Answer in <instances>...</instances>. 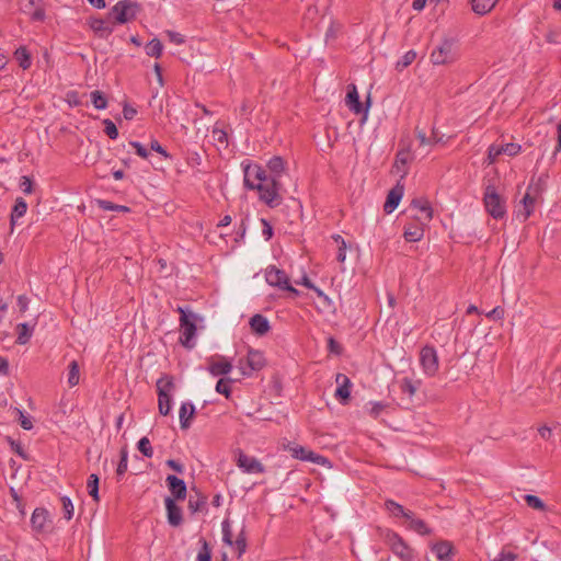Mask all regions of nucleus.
Wrapping results in <instances>:
<instances>
[{"mask_svg":"<svg viewBox=\"0 0 561 561\" xmlns=\"http://www.w3.org/2000/svg\"><path fill=\"white\" fill-rule=\"evenodd\" d=\"M244 187L248 190H256L260 199L270 207H276L282 203L279 191L282 184L278 178L268 175L266 170L259 164H247L243 168Z\"/></svg>","mask_w":561,"mask_h":561,"instance_id":"nucleus-1","label":"nucleus"},{"mask_svg":"<svg viewBox=\"0 0 561 561\" xmlns=\"http://www.w3.org/2000/svg\"><path fill=\"white\" fill-rule=\"evenodd\" d=\"M458 42L453 37H444L442 42L432 50L431 61L433 65H449L458 60Z\"/></svg>","mask_w":561,"mask_h":561,"instance_id":"nucleus-2","label":"nucleus"},{"mask_svg":"<svg viewBox=\"0 0 561 561\" xmlns=\"http://www.w3.org/2000/svg\"><path fill=\"white\" fill-rule=\"evenodd\" d=\"M176 311L180 313V327L182 332L180 342L184 347L191 350L195 346L194 339L196 335V320L198 317L187 308L181 306L176 308Z\"/></svg>","mask_w":561,"mask_h":561,"instance_id":"nucleus-3","label":"nucleus"},{"mask_svg":"<svg viewBox=\"0 0 561 561\" xmlns=\"http://www.w3.org/2000/svg\"><path fill=\"white\" fill-rule=\"evenodd\" d=\"M141 11L138 2L133 0H119L108 11V20H113V24H126L136 20L137 14Z\"/></svg>","mask_w":561,"mask_h":561,"instance_id":"nucleus-4","label":"nucleus"},{"mask_svg":"<svg viewBox=\"0 0 561 561\" xmlns=\"http://www.w3.org/2000/svg\"><path fill=\"white\" fill-rule=\"evenodd\" d=\"M484 207L494 219H502L506 215L505 199L497 193L493 184H488L483 194Z\"/></svg>","mask_w":561,"mask_h":561,"instance_id":"nucleus-5","label":"nucleus"},{"mask_svg":"<svg viewBox=\"0 0 561 561\" xmlns=\"http://www.w3.org/2000/svg\"><path fill=\"white\" fill-rule=\"evenodd\" d=\"M158 392V408L161 415H168L171 411V392L174 390L175 385L173 377L163 375L157 380Z\"/></svg>","mask_w":561,"mask_h":561,"instance_id":"nucleus-6","label":"nucleus"},{"mask_svg":"<svg viewBox=\"0 0 561 561\" xmlns=\"http://www.w3.org/2000/svg\"><path fill=\"white\" fill-rule=\"evenodd\" d=\"M385 541L390 547L391 551L402 561L413 560V549L403 540L399 534L392 530H387L385 534Z\"/></svg>","mask_w":561,"mask_h":561,"instance_id":"nucleus-7","label":"nucleus"},{"mask_svg":"<svg viewBox=\"0 0 561 561\" xmlns=\"http://www.w3.org/2000/svg\"><path fill=\"white\" fill-rule=\"evenodd\" d=\"M222 541L230 547L234 546L237 549V552H238L237 557L241 558L245 553L247 548H248L245 525L244 524L242 525V527L237 536V539L233 540L230 520L228 518H226L222 522Z\"/></svg>","mask_w":561,"mask_h":561,"instance_id":"nucleus-8","label":"nucleus"},{"mask_svg":"<svg viewBox=\"0 0 561 561\" xmlns=\"http://www.w3.org/2000/svg\"><path fill=\"white\" fill-rule=\"evenodd\" d=\"M541 182H542V178L540 176L538 179V183H537L536 187H533V185L528 186L527 192L522 199L523 205H522V207H518L516 210V217L520 221H526L530 217V215L534 213L535 202H536L535 195L539 194V192L541 191V188H540Z\"/></svg>","mask_w":561,"mask_h":561,"instance_id":"nucleus-9","label":"nucleus"},{"mask_svg":"<svg viewBox=\"0 0 561 561\" xmlns=\"http://www.w3.org/2000/svg\"><path fill=\"white\" fill-rule=\"evenodd\" d=\"M265 277H266V282L271 286L279 287L280 289L287 290L295 296L299 295V291L289 284V278L283 270H279L275 266H271L266 271Z\"/></svg>","mask_w":561,"mask_h":561,"instance_id":"nucleus-10","label":"nucleus"},{"mask_svg":"<svg viewBox=\"0 0 561 561\" xmlns=\"http://www.w3.org/2000/svg\"><path fill=\"white\" fill-rule=\"evenodd\" d=\"M420 364L425 375L432 377L438 370V355L433 346L425 345L420 351Z\"/></svg>","mask_w":561,"mask_h":561,"instance_id":"nucleus-11","label":"nucleus"},{"mask_svg":"<svg viewBox=\"0 0 561 561\" xmlns=\"http://www.w3.org/2000/svg\"><path fill=\"white\" fill-rule=\"evenodd\" d=\"M285 449L288 450L291 454V457L295 459L310 461L317 465H324L328 461L324 456L316 454L314 451L306 449L305 447L295 443H288L285 446Z\"/></svg>","mask_w":561,"mask_h":561,"instance_id":"nucleus-12","label":"nucleus"},{"mask_svg":"<svg viewBox=\"0 0 561 561\" xmlns=\"http://www.w3.org/2000/svg\"><path fill=\"white\" fill-rule=\"evenodd\" d=\"M264 366V354L252 348L249 350L245 360H240V369L243 376H250L252 371L261 370Z\"/></svg>","mask_w":561,"mask_h":561,"instance_id":"nucleus-13","label":"nucleus"},{"mask_svg":"<svg viewBox=\"0 0 561 561\" xmlns=\"http://www.w3.org/2000/svg\"><path fill=\"white\" fill-rule=\"evenodd\" d=\"M369 102H370V100L368 99L367 100V105H366V107H364L362 102L359 101V95H358V92H357V89H356L355 84L348 85L347 94H346V98H345V103H346L347 107L353 113H355V114H364L365 117H366L367 113H368Z\"/></svg>","mask_w":561,"mask_h":561,"instance_id":"nucleus-14","label":"nucleus"},{"mask_svg":"<svg viewBox=\"0 0 561 561\" xmlns=\"http://www.w3.org/2000/svg\"><path fill=\"white\" fill-rule=\"evenodd\" d=\"M167 486L171 493V499L174 501H183L187 494V488L184 480L178 478L176 476L169 474L165 479Z\"/></svg>","mask_w":561,"mask_h":561,"instance_id":"nucleus-15","label":"nucleus"},{"mask_svg":"<svg viewBox=\"0 0 561 561\" xmlns=\"http://www.w3.org/2000/svg\"><path fill=\"white\" fill-rule=\"evenodd\" d=\"M89 26L100 38H107L114 31L113 20H108V14L106 19L91 18Z\"/></svg>","mask_w":561,"mask_h":561,"instance_id":"nucleus-16","label":"nucleus"},{"mask_svg":"<svg viewBox=\"0 0 561 561\" xmlns=\"http://www.w3.org/2000/svg\"><path fill=\"white\" fill-rule=\"evenodd\" d=\"M335 382L337 388L334 396L342 404H346L351 398L352 381L346 375L339 373Z\"/></svg>","mask_w":561,"mask_h":561,"instance_id":"nucleus-17","label":"nucleus"},{"mask_svg":"<svg viewBox=\"0 0 561 561\" xmlns=\"http://www.w3.org/2000/svg\"><path fill=\"white\" fill-rule=\"evenodd\" d=\"M237 465L239 468H241L247 473H263L264 472V466L254 457H250L239 451Z\"/></svg>","mask_w":561,"mask_h":561,"instance_id":"nucleus-18","label":"nucleus"},{"mask_svg":"<svg viewBox=\"0 0 561 561\" xmlns=\"http://www.w3.org/2000/svg\"><path fill=\"white\" fill-rule=\"evenodd\" d=\"M410 208L415 209L420 213V216H415L422 225L431 221L433 218V208L431 203L426 198H414L411 201Z\"/></svg>","mask_w":561,"mask_h":561,"instance_id":"nucleus-19","label":"nucleus"},{"mask_svg":"<svg viewBox=\"0 0 561 561\" xmlns=\"http://www.w3.org/2000/svg\"><path fill=\"white\" fill-rule=\"evenodd\" d=\"M404 193V186L398 182L388 193L386 202L383 204V210L386 214H391L399 205Z\"/></svg>","mask_w":561,"mask_h":561,"instance_id":"nucleus-20","label":"nucleus"},{"mask_svg":"<svg viewBox=\"0 0 561 561\" xmlns=\"http://www.w3.org/2000/svg\"><path fill=\"white\" fill-rule=\"evenodd\" d=\"M164 505L168 523L173 527L180 526L183 523L182 508L175 503L174 499L171 497H165Z\"/></svg>","mask_w":561,"mask_h":561,"instance_id":"nucleus-21","label":"nucleus"},{"mask_svg":"<svg viewBox=\"0 0 561 561\" xmlns=\"http://www.w3.org/2000/svg\"><path fill=\"white\" fill-rule=\"evenodd\" d=\"M249 324L252 332L259 336L265 335L271 330V325L267 318L260 313H256L253 317H251Z\"/></svg>","mask_w":561,"mask_h":561,"instance_id":"nucleus-22","label":"nucleus"},{"mask_svg":"<svg viewBox=\"0 0 561 561\" xmlns=\"http://www.w3.org/2000/svg\"><path fill=\"white\" fill-rule=\"evenodd\" d=\"M48 519V511L44 507H37L34 510L31 517V525L34 531L42 533L45 529V525Z\"/></svg>","mask_w":561,"mask_h":561,"instance_id":"nucleus-23","label":"nucleus"},{"mask_svg":"<svg viewBox=\"0 0 561 561\" xmlns=\"http://www.w3.org/2000/svg\"><path fill=\"white\" fill-rule=\"evenodd\" d=\"M180 425L182 430L191 427L192 420L195 415V407L191 402H184L180 408Z\"/></svg>","mask_w":561,"mask_h":561,"instance_id":"nucleus-24","label":"nucleus"},{"mask_svg":"<svg viewBox=\"0 0 561 561\" xmlns=\"http://www.w3.org/2000/svg\"><path fill=\"white\" fill-rule=\"evenodd\" d=\"M432 551L439 561H450L454 556V547L449 541H439L433 545Z\"/></svg>","mask_w":561,"mask_h":561,"instance_id":"nucleus-25","label":"nucleus"},{"mask_svg":"<svg viewBox=\"0 0 561 561\" xmlns=\"http://www.w3.org/2000/svg\"><path fill=\"white\" fill-rule=\"evenodd\" d=\"M232 369V365L230 362L225 358H220V360H211L208 367V371L213 376H225L228 375Z\"/></svg>","mask_w":561,"mask_h":561,"instance_id":"nucleus-26","label":"nucleus"},{"mask_svg":"<svg viewBox=\"0 0 561 561\" xmlns=\"http://www.w3.org/2000/svg\"><path fill=\"white\" fill-rule=\"evenodd\" d=\"M27 210V204L22 197H18L15 199L14 206L12 208L11 215H10V225H11V231H13V228L18 221L19 218L23 217Z\"/></svg>","mask_w":561,"mask_h":561,"instance_id":"nucleus-27","label":"nucleus"},{"mask_svg":"<svg viewBox=\"0 0 561 561\" xmlns=\"http://www.w3.org/2000/svg\"><path fill=\"white\" fill-rule=\"evenodd\" d=\"M385 507L394 517L410 518L413 515L412 511L405 510L401 504L393 500H387L385 502Z\"/></svg>","mask_w":561,"mask_h":561,"instance_id":"nucleus-28","label":"nucleus"},{"mask_svg":"<svg viewBox=\"0 0 561 561\" xmlns=\"http://www.w3.org/2000/svg\"><path fill=\"white\" fill-rule=\"evenodd\" d=\"M424 236V229L421 225H409L404 228L403 237L405 241L408 242H417L420 241Z\"/></svg>","mask_w":561,"mask_h":561,"instance_id":"nucleus-29","label":"nucleus"},{"mask_svg":"<svg viewBox=\"0 0 561 561\" xmlns=\"http://www.w3.org/2000/svg\"><path fill=\"white\" fill-rule=\"evenodd\" d=\"M410 159V152L408 150H401L397 153L393 168L397 172H401V178H404L408 174L407 164Z\"/></svg>","mask_w":561,"mask_h":561,"instance_id":"nucleus-30","label":"nucleus"},{"mask_svg":"<svg viewBox=\"0 0 561 561\" xmlns=\"http://www.w3.org/2000/svg\"><path fill=\"white\" fill-rule=\"evenodd\" d=\"M499 0H471L472 10L479 15L489 13L497 3Z\"/></svg>","mask_w":561,"mask_h":561,"instance_id":"nucleus-31","label":"nucleus"},{"mask_svg":"<svg viewBox=\"0 0 561 561\" xmlns=\"http://www.w3.org/2000/svg\"><path fill=\"white\" fill-rule=\"evenodd\" d=\"M14 58L16 59V61L19 62V66L23 70L28 69L32 65L31 54L28 53V50L26 49L25 46H20L19 48L15 49Z\"/></svg>","mask_w":561,"mask_h":561,"instance_id":"nucleus-32","label":"nucleus"},{"mask_svg":"<svg viewBox=\"0 0 561 561\" xmlns=\"http://www.w3.org/2000/svg\"><path fill=\"white\" fill-rule=\"evenodd\" d=\"M405 519L409 522L407 527L410 530H413L423 536L430 535L432 533L431 528L427 527L426 523L423 519L415 518L414 514L412 515V517Z\"/></svg>","mask_w":561,"mask_h":561,"instance_id":"nucleus-33","label":"nucleus"},{"mask_svg":"<svg viewBox=\"0 0 561 561\" xmlns=\"http://www.w3.org/2000/svg\"><path fill=\"white\" fill-rule=\"evenodd\" d=\"M267 169L271 172L270 175H273V176L279 179L285 169L284 159L279 156H275V157L271 158L267 162Z\"/></svg>","mask_w":561,"mask_h":561,"instance_id":"nucleus-34","label":"nucleus"},{"mask_svg":"<svg viewBox=\"0 0 561 561\" xmlns=\"http://www.w3.org/2000/svg\"><path fill=\"white\" fill-rule=\"evenodd\" d=\"M33 330H34V328L30 327L27 323L18 324V327H16L18 337H16L15 343L19 345L26 344L33 335Z\"/></svg>","mask_w":561,"mask_h":561,"instance_id":"nucleus-35","label":"nucleus"},{"mask_svg":"<svg viewBox=\"0 0 561 561\" xmlns=\"http://www.w3.org/2000/svg\"><path fill=\"white\" fill-rule=\"evenodd\" d=\"M207 504V497L203 494L197 493L196 497L190 496L187 507L192 514L201 512Z\"/></svg>","mask_w":561,"mask_h":561,"instance_id":"nucleus-36","label":"nucleus"},{"mask_svg":"<svg viewBox=\"0 0 561 561\" xmlns=\"http://www.w3.org/2000/svg\"><path fill=\"white\" fill-rule=\"evenodd\" d=\"M146 54L150 57L159 58L162 54L163 45L160 39L152 38L145 47Z\"/></svg>","mask_w":561,"mask_h":561,"instance_id":"nucleus-37","label":"nucleus"},{"mask_svg":"<svg viewBox=\"0 0 561 561\" xmlns=\"http://www.w3.org/2000/svg\"><path fill=\"white\" fill-rule=\"evenodd\" d=\"M420 386H421L420 380L413 381L409 378H404L401 381L400 389H401L402 393H407L409 397H412L419 390Z\"/></svg>","mask_w":561,"mask_h":561,"instance_id":"nucleus-38","label":"nucleus"},{"mask_svg":"<svg viewBox=\"0 0 561 561\" xmlns=\"http://www.w3.org/2000/svg\"><path fill=\"white\" fill-rule=\"evenodd\" d=\"M87 488L89 495L92 496V499L95 502L100 501L99 497V477L94 473L90 474L87 481Z\"/></svg>","mask_w":561,"mask_h":561,"instance_id":"nucleus-39","label":"nucleus"},{"mask_svg":"<svg viewBox=\"0 0 561 561\" xmlns=\"http://www.w3.org/2000/svg\"><path fill=\"white\" fill-rule=\"evenodd\" d=\"M98 205L102 210H110V211H119V213H129L130 208L124 205H117L110 201L105 199H98Z\"/></svg>","mask_w":561,"mask_h":561,"instance_id":"nucleus-40","label":"nucleus"},{"mask_svg":"<svg viewBox=\"0 0 561 561\" xmlns=\"http://www.w3.org/2000/svg\"><path fill=\"white\" fill-rule=\"evenodd\" d=\"M119 456H121V459H119V462H118L117 469H116L117 478L124 476L125 472L127 471V467H128V448H127L126 445L124 447H122V449L119 451Z\"/></svg>","mask_w":561,"mask_h":561,"instance_id":"nucleus-41","label":"nucleus"},{"mask_svg":"<svg viewBox=\"0 0 561 561\" xmlns=\"http://www.w3.org/2000/svg\"><path fill=\"white\" fill-rule=\"evenodd\" d=\"M91 101L96 110H104L107 106V99L105 94L99 90L91 92Z\"/></svg>","mask_w":561,"mask_h":561,"instance_id":"nucleus-42","label":"nucleus"},{"mask_svg":"<svg viewBox=\"0 0 561 561\" xmlns=\"http://www.w3.org/2000/svg\"><path fill=\"white\" fill-rule=\"evenodd\" d=\"M68 368H69L68 383L70 387H75L79 383V378H80L79 365L76 360H72L69 364Z\"/></svg>","mask_w":561,"mask_h":561,"instance_id":"nucleus-43","label":"nucleus"},{"mask_svg":"<svg viewBox=\"0 0 561 561\" xmlns=\"http://www.w3.org/2000/svg\"><path fill=\"white\" fill-rule=\"evenodd\" d=\"M201 549L197 554V561H211V548L205 538L199 539Z\"/></svg>","mask_w":561,"mask_h":561,"instance_id":"nucleus-44","label":"nucleus"},{"mask_svg":"<svg viewBox=\"0 0 561 561\" xmlns=\"http://www.w3.org/2000/svg\"><path fill=\"white\" fill-rule=\"evenodd\" d=\"M137 448L147 458L153 456V449L148 437H141L137 443Z\"/></svg>","mask_w":561,"mask_h":561,"instance_id":"nucleus-45","label":"nucleus"},{"mask_svg":"<svg viewBox=\"0 0 561 561\" xmlns=\"http://www.w3.org/2000/svg\"><path fill=\"white\" fill-rule=\"evenodd\" d=\"M5 439L10 444L11 449L15 454H18L21 458H23L24 460H27V461L31 459L30 455L25 453V450L20 442L14 440L10 436H7Z\"/></svg>","mask_w":561,"mask_h":561,"instance_id":"nucleus-46","label":"nucleus"},{"mask_svg":"<svg viewBox=\"0 0 561 561\" xmlns=\"http://www.w3.org/2000/svg\"><path fill=\"white\" fill-rule=\"evenodd\" d=\"M416 58V53L414 50L407 51L400 60H398L396 68L398 70H402L403 68H407L410 66Z\"/></svg>","mask_w":561,"mask_h":561,"instance_id":"nucleus-47","label":"nucleus"},{"mask_svg":"<svg viewBox=\"0 0 561 561\" xmlns=\"http://www.w3.org/2000/svg\"><path fill=\"white\" fill-rule=\"evenodd\" d=\"M524 499H525L526 504L529 507H531L534 510H537V511H545L546 510V504L538 496L533 495V494H527V495H525Z\"/></svg>","mask_w":561,"mask_h":561,"instance_id":"nucleus-48","label":"nucleus"},{"mask_svg":"<svg viewBox=\"0 0 561 561\" xmlns=\"http://www.w3.org/2000/svg\"><path fill=\"white\" fill-rule=\"evenodd\" d=\"M65 519L70 520L73 516V504L68 496L60 497Z\"/></svg>","mask_w":561,"mask_h":561,"instance_id":"nucleus-49","label":"nucleus"},{"mask_svg":"<svg viewBox=\"0 0 561 561\" xmlns=\"http://www.w3.org/2000/svg\"><path fill=\"white\" fill-rule=\"evenodd\" d=\"M230 379L220 378L216 383V391L224 394L227 399L231 396Z\"/></svg>","mask_w":561,"mask_h":561,"instance_id":"nucleus-50","label":"nucleus"},{"mask_svg":"<svg viewBox=\"0 0 561 561\" xmlns=\"http://www.w3.org/2000/svg\"><path fill=\"white\" fill-rule=\"evenodd\" d=\"M103 125H104V133L107 135L108 138L114 140L118 137V129H117L116 125L110 118H105L103 121Z\"/></svg>","mask_w":561,"mask_h":561,"instance_id":"nucleus-51","label":"nucleus"},{"mask_svg":"<svg viewBox=\"0 0 561 561\" xmlns=\"http://www.w3.org/2000/svg\"><path fill=\"white\" fill-rule=\"evenodd\" d=\"M13 411L19 415V422L23 430L30 431L33 428V423L30 416H26L19 408H14Z\"/></svg>","mask_w":561,"mask_h":561,"instance_id":"nucleus-52","label":"nucleus"},{"mask_svg":"<svg viewBox=\"0 0 561 561\" xmlns=\"http://www.w3.org/2000/svg\"><path fill=\"white\" fill-rule=\"evenodd\" d=\"M503 154H507L510 157H515L520 152V145L515 142H508L505 145H501Z\"/></svg>","mask_w":561,"mask_h":561,"instance_id":"nucleus-53","label":"nucleus"},{"mask_svg":"<svg viewBox=\"0 0 561 561\" xmlns=\"http://www.w3.org/2000/svg\"><path fill=\"white\" fill-rule=\"evenodd\" d=\"M503 154L501 145H491L488 150V159L490 163H494L496 159Z\"/></svg>","mask_w":561,"mask_h":561,"instance_id":"nucleus-54","label":"nucleus"},{"mask_svg":"<svg viewBox=\"0 0 561 561\" xmlns=\"http://www.w3.org/2000/svg\"><path fill=\"white\" fill-rule=\"evenodd\" d=\"M328 350L330 353L341 355L343 348L341 344L332 336L328 339Z\"/></svg>","mask_w":561,"mask_h":561,"instance_id":"nucleus-55","label":"nucleus"},{"mask_svg":"<svg viewBox=\"0 0 561 561\" xmlns=\"http://www.w3.org/2000/svg\"><path fill=\"white\" fill-rule=\"evenodd\" d=\"M129 145L136 150V153L139 157L144 159H147L149 157V150L139 141H130Z\"/></svg>","mask_w":561,"mask_h":561,"instance_id":"nucleus-56","label":"nucleus"},{"mask_svg":"<svg viewBox=\"0 0 561 561\" xmlns=\"http://www.w3.org/2000/svg\"><path fill=\"white\" fill-rule=\"evenodd\" d=\"M150 149L160 153L164 158H171L170 153L161 146L157 139H152L150 142Z\"/></svg>","mask_w":561,"mask_h":561,"instance_id":"nucleus-57","label":"nucleus"},{"mask_svg":"<svg viewBox=\"0 0 561 561\" xmlns=\"http://www.w3.org/2000/svg\"><path fill=\"white\" fill-rule=\"evenodd\" d=\"M517 554L511 551L502 550L495 561H516Z\"/></svg>","mask_w":561,"mask_h":561,"instance_id":"nucleus-58","label":"nucleus"},{"mask_svg":"<svg viewBox=\"0 0 561 561\" xmlns=\"http://www.w3.org/2000/svg\"><path fill=\"white\" fill-rule=\"evenodd\" d=\"M123 115H124L125 119L131 121L137 115V110L135 107H133L131 105L126 103L123 106Z\"/></svg>","mask_w":561,"mask_h":561,"instance_id":"nucleus-59","label":"nucleus"},{"mask_svg":"<svg viewBox=\"0 0 561 561\" xmlns=\"http://www.w3.org/2000/svg\"><path fill=\"white\" fill-rule=\"evenodd\" d=\"M167 34H168L170 42H172L176 45H182L185 42L184 36L178 32L168 31Z\"/></svg>","mask_w":561,"mask_h":561,"instance_id":"nucleus-60","label":"nucleus"},{"mask_svg":"<svg viewBox=\"0 0 561 561\" xmlns=\"http://www.w3.org/2000/svg\"><path fill=\"white\" fill-rule=\"evenodd\" d=\"M261 222H262V226H263V231H262V233H263V236H264L265 240H270V239L273 237V227H272V226H271V224H270L266 219H264V218H262V219H261Z\"/></svg>","mask_w":561,"mask_h":561,"instance_id":"nucleus-61","label":"nucleus"},{"mask_svg":"<svg viewBox=\"0 0 561 561\" xmlns=\"http://www.w3.org/2000/svg\"><path fill=\"white\" fill-rule=\"evenodd\" d=\"M386 407L387 405L381 402H375L369 411V414L376 419L386 409Z\"/></svg>","mask_w":561,"mask_h":561,"instance_id":"nucleus-62","label":"nucleus"},{"mask_svg":"<svg viewBox=\"0 0 561 561\" xmlns=\"http://www.w3.org/2000/svg\"><path fill=\"white\" fill-rule=\"evenodd\" d=\"M416 138L420 141V145H431V138L426 136L423 129L415 128Z\"/></svg>","mask_w":561,"mask_h":561,"instance_id":"nucleus-63","label":"nucleus"},{"mask_svg":"<svg viewBox=\"0 0 561 561\" xmlns=\"http://www.w3.org/2000/svg\"><path fill=\"white\" fill-rule=\"evenodd\" d=\"M165 463L169 468H171L172 470H174L178 473H183V471H184V466L174 459H169V460H167Z\"/></svg>","mask_w":561,"mask_h":561,"instance_id":"nucleus-64","label":"nucleus"}]
</instances>
